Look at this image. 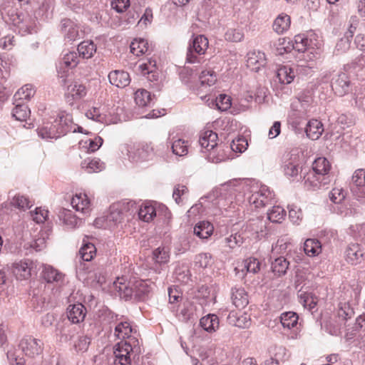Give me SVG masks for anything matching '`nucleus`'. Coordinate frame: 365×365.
Segmentation results:
<instances>
[{
    "label": "nucleus",
    "instance_id": "obj_1",
    "mask_svg": "<svg viewBox=\"0 0 365 365\" xmlns=\"http://www.w3.org/2000/svg\"><path fill=\"white\" fill-rule=\"evenodd\" d=\"M123 279H118L114 282L115 289L120 293L124 294V297H128L135 294V297L142 298L145 295L150 293L153 289L154 284L150 280L137 279L131 283L130 286H126L122 282Z\"/></svg>",
    "mask_w": 365,
    "mask_h": 365
},
{
    "label": "nucleus",
    "instance_id": "obj_2",
    "mask_svg": "<svg viewBox=\"0 0 365 365\" xmlns=\"http://www.w3.org/2000/svg\"><path fill=\"white\" fill-rule=\"evenodd\" d=\"M67 118L63 114L58 115L53 121L44 122L38 128L37 133L43 139L58 138L67 130Z\"/></svg>",
    "mask_w": 365,
    "mask_h": 365
},
{
    "label": "nucleus",
    "instance_id": "obj_3",
    "mask_svg": "<svg viewBox=\"0 0 365 365\" xmlns=\"http://www.w3.org/2000/svg\"><path fill=\"white\" fill-rule=\"evenodd\" d=\"M133 204L131 202H117L110 206L109 214L106 216V225H104V217H98L94 223L98 227H104L120 222L127 213L130 210Z\"/></svg>",
    "mask_w": 365,
    "mask_h": 365
},
{
    "label": "nucleus",
    "instance_id": "obj_4",
    "mask_svg": "<svg viewBox=\"0 0 365 365\" xmlns=\"http://www.w3.org/2000/svg\"><path fill=\"white\" fill-rule=\"evenodd\" d=\"M120 150L126 155L133 163H141L148 160L153 149L148 144L128 143L120 145Z\"/></svg>",
    "mask_w": 365,
    "mask_h": 365
},
{
    "label": "nucleus",
    "instance_id": "obj_5",
    "mask_svg": "<svg viewBox=\"0 0 365 365\" xmlns=\"http://www.w3.org/2000/svg\"><path fill=\"white\" fill-rule=\"evenodd\" d=\"M199 143L204 152H208V158L213 163H219L224 160L223 155H215V152L219 149L218 147V135L212 130H204L201 132Z\"/></svg>",
    "mask_w": 365,
    "mask_h": 365
},
{
    "label": "nucleus",
    "instance_id": "obj_6",
    "mask_svg": "<svg viewBox=\"0 0 365 365\" xmlns=\"http://www.w3.org/2000/svg\"><path fill=\"white\" fill-rule=\"evenodd\" d=\"M133 347L127 340L118 342L114 346L115 365H130Z\"/></svg>",
    "mask_w": 365,
    "mask_h": 365
},
{
    "label": "nucleus",
    "instance_id": "obj_7",
    "mask_svg": "<svg viewBox=\"0 0 365 365\" xmlns=\"http://www.w3.org/2000/svg\"><path fill=\"white\" fill-rule=\"evenodd\" d=\"M282 170L289 178H296L302 170L300 158L298 154L288 153L284 157Z\"/></svg>",
    "mask_w": 365,
    "mask_h": 365
},
{
    "label": "nucleus",
    "instance_id": "obj_8",
    "mask_svg": "<svg viewBox=\"0 0 365 365\" xmlns=\"http://www.w3.org/2000/svg\"><path fill=\"white\" fill-rule=\"evenodd\" d=\"M320 43L317 40L314 34L309 36L304 34H298L294 36L292 47L299 52H304L309 49L318 48Z\"/></svg>",
    "mask_w": 365,
    "mask_h": 365
},
{
    "label": "nucleus",
    "instance_id": "obj_9",
    "mask_svg": "<svg viewBox=\"0 0 365 365\" xmlns=\"http://www.w3.org/2000/svg\"><path fill=\"white\" fill-rule=\"evenodd\" d=\"M11 20L21 35L31 34L36 27L35 20L27 14H16L12 15Z\"/></svg>",
    "mask_w": 365,
    "mask_h": 365
},
{
    "label": "nucleus",
    "instance_id": "obj_10",
    "mask_svg": "<svg viewBox=\"0 0 365 365\" xmlns=\"http://www.w3.org/2000/svg\"><path fill=\"white\" fill-rule=\"evenodd\" d=\"M43 344L32 336H26L21 341L20 347L28 356L34 357L43 352Z\"/></svg>",
    "mask_w": 365,
    "mask_h": 365
},
{
    "label": "nucleus",
    "instance_id": "obj_11",
    "mask_svg": "<svg viewBox=\"0 0 365 365\" xmlns=\"http://www.w3.org/2000/svg\"><path fill=\"white\" fill-rule=\"evenodd\" d=\"M272 199V193L267 186H261L249 197V202L255 207H264Z\"/></svg>",
    "mask_w": 365,
    "mask_h": 365
},
{
    "label": "nucleus",
    "instance_id": "obj_12",
    "mask_svg": "<svg viewBox=\"0 0 365 365\" xmlns=\"http://www.w3.org/2000/svg\"><path fill=\"white\" fill-rule=\"evenodd\" d=\"M42 278L48 283L55 284L61 287L66 282V276L63 273L51 265H43L41 272Z\"/></svg>",
    "mask_w": 365,
    "mask_h": 365
},
{
    "label": "nucleus",
    "instance_id": "obj_13",
    "mask_svg": "<svg viewBox=\"0 0 365 365\" xmlns=\"http://www.w3.org/2000/svg\"><path fill=\"white\" fill-rule=\"evenodd\" d=\"M87 94L86 86L79 81H71L66 87L65 98L68 101H78L84 98Z\"/></svg>",
    "mask_w": 365,
    "mask_h": 365
},
{
    "label": "nucleus",
    "instance_id": "obj_14",
    "mask_svg": "<svg viewBox=\"0 0 365 365\" xmlns=\"http://www.w3.org/2000/svg\"><path fill=\"white\" fill-rule=\"evenodd\" d=\"M81 276L85 283L93 287L101 286L106 282L105 276L99 267H93L85 271Z\"/></svg>",
    "mask_w": 365,
    "mask_h": 365
},
{
    "label": "nucleus",
    "instance_id": "obj_15",
    "mask_svg": "<svg viewBox=\"0 0 365 365\" xmlns=\"http://www.w3.org/2000/svg\"><path fill=\"white\" fill-rule=\"evenodd\" d=\"M304 185L308 189L317 190L327 185L330 180L328 177H322L318 175L313 169L309 171L304 177Z\"/></svg>",
    "mask_w": 365,
    "mask_h": 365
},
{
    "label": "nucleus",
    "instance_id": "obj_16",
    "mask_svg": "<svg viewBox=\"0 0 365 365\" xmlns=\"http://www.w3.org/2000/svg\"><path fill=\"white\" fill-rule=\"evenodd\" d=\"M350 80L349 76L341 73L334 78L331 83L332 90L339 96H343L348 93L350 91Z\"/></svg>",
    "mask_w": 365,
    "mask_h": 365
},
{
    "label": "nucleus",
    "instance_id": "obj_17",
    "mask_svg": "<svg viewBox=\"0 0 365 365\" xmlns=\"http://www.w3.org/2000/svg\"><path fill=\"white\" fill-rule=\"evenodd\" d=\"M155 59L151 58L138 66V71L150 81H158V73Z\"/></svg>",
    "mask_w": 365,
    "mask_h": 365
},
{
    "label": "nucleus",
    "instance_id": "obj_18",
    "mask_svg": "<svg viewBox=\"0 0 365 365\" xmlns=\"http://www.w3.org/2000/svg\"><path fill=\"white\" fill-rule=\"evenodd\" d=\"M345 259L351 264H360L364 259V252L360 245L350 244L345 251Z\"/></svg>",
    "mask_w": 365,
    "mask_h": 365
},
{
    "label": "nucleus",
    "instance_id": "obj_19",
    "mask_svg": "<svg viewBox=\"0 0 365 365\" xmlns=\"http://www.w3.org/2000/svg\"><path fill=\"white\" fill-rule=\"evenodd\" d=\"M32 263L19 261L12 264L11 271L17 279H27L31 276Z\"/></svg>",
    "mask_w": 365,
    "mask_h": 365
},
{
    "label": "nucleus",
    "instance_id": "obj_20",
    "mask_svg": "<svg viewBox=\"0 0 365 365\" xmlns=\"http://www.w3.org/2000/svg\"><path fill=\"white\" fill-rule=\"evenodd\" d=\"M86 309L82 304L69 305L67 309V316L73 324L82 322L86 317Z\"/></svg>",
    "mask_w": 365,
    "mask_h": 365
},
{
    "label": "nucleus",
    "instance_id": "obj_21",
    "mask_svg": "<svg viewBox=\"0 0 365 365\" xmlns=\"http://www.w3.org/2000/svg\"><path fill=\"white\" fill-rule=\"evenodd\" d=\"M110 83L118 88H124L130 82V75L124 71L115 70L108 74Z\"/></svg>",
    "mask_w": 365,
    "mask_h": 365
},
{
    "label": "nucleus",
    "instance_id": "obj_22",
    "mask_svg": "<svg viewBox=\"0 0 365 365\" xmlns=\"http://www.w3.org/2000/svg\"><path fill=\"white\" fill-rule=\"evenodd\" d=\"M266 63L265 56L260 51H252L247 54V66L254 71H258Z\"/></svg>",
    "mask_w": 365,
    "mask_h": 365
},
{
    "label": "nucleus",
    "instance_id": "obj_23",
    "mask_svg": "<svg viewBox=\"0 0 365 365\" xmlns=\"http://www.w3.org/2000/svg\"><path fill=\"white\" fill-rule=\"evenodd\" d=\"M260 269V263L257 259L250 257L241 262L240 265L235 268L236 274H238L240 271L245 275L247 272L257 273Z\"/></svg>",
    "mask_w": 365,
    "mask_h": 365
},
{
    "label": "nucleus",
    "instance_id": "obj_24",
    "mask_svg": "<svg viewBox=\"0 0 365 365\" xmlns=\"http://www.w3.org/2000/svg\"><path fill=\"white\" fill-rule=\"evenodd\" d=\"M62 31L65 38L73 41L80 38L79 27L70 19H64L62 21Z\"/></svg>",
    "mask_w": 365,
    "mask_h": 365
},
{
    "label": "nucleus",
    "instance_id": "obj_25",
    "mask_svg": "<svg viewBox=\"0 0 365 365\" xmlns=\"http://www.w3.org/2000/svg\"><path fill=\"white\" fill-rule=\"evenodd\" d=\"M312 168L318 175L322 177H328L329 179V174L331 170V163L329 160L324 157H319L312 163Z\"/></svg>",
    "mask_w": 365,
    "mask_h": 365
},
{
    "label": "nucleus",
    "instance_id": "obj_26",
    "mask_svg": "<svg viewBox=\"0 0 365 365\" xmlns=\"http://www.w3.org/2000/svg\"><path fill=\"white\" fill-rule=\"evenodd\" d=\"M231 299L237 309H244L249 303L248 294L243 288H234L232 290Z\"/></svg>",
    "mask_w": 365,
    "mask_h": 365
},
{
    "label": "nucleus",
    "instance_id": "obj_27",
    "mask_svg": "<svg viewBox=\"0 0 365 365\" xmlns=\"http://www.w3.org/2000/svg\"><path fill=\"white\" fill-rule=\"evenodd\" d=\"M72 207L78 212L87 213L90 210V200L84 193L76 194L71 199Z\"/></svg>",
    "mask_w": 365,
    "mask_h": 365
},
{
    "label": "nucleus",
    "instance_id": "obj_28",
    "mask_svg": "<svg viewBox=\"0 0 365 365\" xmlns=\"http://www.w3.org/2000/svg\"><path fill=\"white\" fill-rule=\"evenodd\" d=\"M201 327L209 333L215 332L220 327L218 317L214 314H209L200 319Z\"/></svg>",
    "mask_w": 365,
    "mask_h": 365
},
{
    "label": "nucleus",
    "instance_id": "obj_29",
    "mask_svg": "<svg viewBox=\"0 0 365 365\" xmlns=\"http://www.w3.org/2000/svg\"><path fill=\"white\" fill-rule=\"evenodd\" d=\"M208 46L209 41L207 37H205L204 35H197L193 36V38L190 43L188 48L199 55H203L205 53Z\"/></svg>",
    "mask_w": 365,
    "mask_h": 365
},
{
    "label": "nucleus",
    "instance_id": "obj_30",
    "mask_svg": "<svg viewBox=\"0 0 365 365\" xmlns=\"http://www.w3.org/2000/svg\"><path fill=\"white\" fill-rule=\"evenodd\" d=\"M130 48L131 53L136 56H140L151 51L148 41L144 38H135L131 42Z\"/></svg>",
    "mask_w": 365,
    "mask_h": 365
},
{
    "label": "nucleus",
    "instance_id": "obj_31",
    "mask_svg": "<svg viewBox=\"0 0 365 365\" xmlns=\"http://www.w3.org/2000/svg\"><path fill=\"white\" fill-rule=\"evenodd\" d=\"M324 128L322 123L317 120H310L305 129V132L309 138L312 140H317L322 134Z\"/></svg>",
    "mask_w": 365,
    "mask_h": 365
},
{
    "label": "nucleus",
    "instance_id": "obj_32",
    "mask_svg": "<svg viewBox=\"0 0 365 365\" xmlns=\"http://www.w3.org/2000/svg\"><path fill=\"white\" fill-rule=\"evenodd\" d=\"M81 168L88 173H98L105 168L104 163L98 158H86L81 162Z\"/></svg>",
    "mask_w": 365,
    "mask_h": 365
},
{
    "label": "nucleus",
    "instance_id": "obj_33",
    "mask_svg": "<svg viewBox=\"0 0 365 365\" xmlns=\"http://www.w3.org/2000/svg\"><path fill=\"white\" fill-rule=\"evenodd\" d=\"M78 56L82 58H91L96 53L97 47L92 41H83L78 46Z\"/></svg>",
    "mask_w": 365,
    "mask_h": 365
},
{
    "label": "nucleus",
    "instance_id": "obj_34",
    "mask_svg": "<svg viewBox=\"0 0 365 365\" xmlns=\"http://www.w3.org/2000/svg\"><path fill=\"white\" fill-rule=\"evenodd\" d=\"M290 25V16L285 14H281L274 21L272 27L273 30L276 33L282 34L286 32L289 29Z\"/></svg>",
    "mask_w": 365,
    "mask_h": 365
},
{
    "label": "nucleus",
    "instance_id": "obj_35",
    "mask_svg": "<svg viewBox=\"0 0 365 365\" xmlns=\"http://www.w3.org/2000/svg\"><path fill=\"white\" fill-rule=\"evenodd\" d=\"M299 316L294 312H286L281 314L280 322L284 329H291L296 328L298 329Z\"/></svg>",
    "mask_w": 365,
    "mask_h": 365
},
{
    "label": "nucleus",
    "instance_id": "obj_36",
    "mask_svg": "<svg viewBox=\"0 0 365 365\" xmlns=\"http://www.w3.org/2000/svg\"><path fill=\"white\" fill-rule=\"evenodd\" d=\"M214 231L213 225L207 221L198 222L194 227V234L200 239H207Z\"/></svg>",
    "mask_w": 365,
    "mask_h": 365
},
{
    "label": "nucleus",
    "instance_id": "obj_37",
    "mask_svg": "<svg viewBox=\"0 0 365 365\" xmlns=\"http://www.w3.org/2000/svg\"><path fill=\"white\" fill-rule=\"evenodd\" d=\"M103 139L99 137L86 138L79 142L80 148L87 153H93L98 150L103 144Z\"/></svg>",
    "mask_w": 365,
    "mask_h": 365
},
{
    "label": "nucleus",
    "instance_id": "obj_38",
    "mask_svg": "<svg viewBox=\"0 0 365 365\" xmlns=\"http://www.w3.org/2000/svg\"><path fill=\"white\" fill-rule=\"evenodd\" d=\"M132 331L133 329L129 322H120L115 327V335L117 338L123 339L122 341L128 339V341L131 342L135 339L131 338Z\"/></svg>",
    "mask_w": 365,
    "mask_h": 365
},
{
    "label": "nucleus",
    "instance_id": "obj_39",
    "mask_svg": "<svg viewBox=\"0 0 365 365\" xmlns=\"http://www.w3.org/2000/svg\"><path fill=\"white\" fill-rule=\"evenodd\" d=\"M138 216L144 222H151L156 216V209L153 205L145 202L140 206Z\"/></svg>",
    "mask_w": 365,
    "mask_h": 365
},
{
    "label": "nucleus",
    "instance_id": "obj_40",
    "mask_svg": "<svg viewBox=\"0 0 365 365\" xmlns=\"http://www.w3.org/2000/svg\"><path fill=\"white\" fill-rule=\"evenodd\" d=\"M277 77L279 83L289 84L294 81L295 73L293 68L287 66H282L278 68Z\"/></svg>",
    "mask_w": 365,
    "mask_h": 365
},
{
    "label": "nucleus",
    "instance_id": "obj_41",
    "mask_svg": "<svg viewBox=\"0 0 365 365\" xmlns=\"http://www.w3.org/2000/svg\"><path fill=\"white\" fill-rule=\"evenodd\" d=\"M304 250L309 257L317 256L322 252L321 242L316 239H307L304 244Z\"/></svg>",
    "mask_w": 365,
    "mask_h": 365
},
{
    "label": "nucleus",
    "instance_id": "obj_42",
    "mask_svg": "<svg viewBox=\"0 0 365 365\" xmlns=\"http://www.w3.org/2000/svg\"><path fill=\"white\" fill-rule=\"evenodd\" d=\"M229 318L233 322L235 326L240 328H248L251 324L250 316L245 312L236 313L235 314L231 312Z\"/></svg>",
    "mask_w": 365,
    "mask_h": 365
},
{
    "label": "nucleus",
    "instance_id": "obj_43",
    "mask_svg": "<svg viewBox=\"0 0 365 365\" xmlns=\"http://www.w3.org/2000/svg\"><path fill=\"white\" fill-rule=\"evenodd\" d=\"M190 145L189 141L183 138L175 140L172 143L173 153L178 156H185L188 153Z\"/></svg>",
    "mask_w": 365,
    "mask_h": 365
},
{
    "label": "nucleus",
    "instance_id": "obj_44",
    "mask_svg": "<svg viewBox=\"0 0 365 365\" xmlns=\"http://www.w3.org/2000/svg\"><path fill=\"white\" fill-rule=\"evenodd\" d=\"M36 91L31 84H26L19 88L14 94L15 102L28 101L34 96Z\"/></svg>",
    "mask_w": 365,
    "mask_h": 365
},
{
    "label": "nucleus",
    "instance_id": "obj_45",
    "mask_svg": "<svg viewBox=\"0 0 365 365\" xmlns=\"http://www.w3.org/2000/svg\"><path fill=\"white\" fill-rule=\"evenodd\" d=\"M195 267L197 269H205L213 264L212 256L210 253L202 252L197 255L194 260Z\"/></svg>",
    "mask_w": 365,
    "mask_h": 365
},
{
    "label": "nucleus",
    "instance_id": "obj_46",
    "mask_svg": "<svg viewBox=\"0 0 365 365\" xmlns=\"http://www.w3.org/2000/svg\"><path fill=\"white\" fill-rule=\"evenodd\" d=\"M152 258L156 265H161L168 263L170 259L168 249L164 247L155 249L153 252Z\"/></svg>",
    "mask_w": 365,
    "mask_h": 365
},
{
    "label": "nucleus",
    "instance_id": "obj_47",
    "mask_svg": "<svg viewBox=\"0 0 365 365\" xmlns=\"http://www.w3.org/2000/svg\"><path fill=\"white\" fill-rule=\"evenodd\" d=\"M16 106L13 109L12 116L17 120L26 121L29 117L31 111L28 106L21 103L15 102Z\"/></svg>",
    "mask_w": 365,
    "mask_h": 365
},
{
    "label": "nucleus",
    "instance_id": "obj_48",
    "mask_svg": "<svg viewBox=\"0 0 365 365\" xmlns=\"http://www.w3.org/2000/svg\"><path fill=\"white\" fill-rule=\"evenodd\" d=\"M79 254L84 261H91L96 254V248L93 243L86 242L83 240V244L79 250Z\"/></svg>",
    "mask_w": 365,
    "mask_h": 365
},
{
    "label": "nucleus",
    "instance_id": "obj_49",
    "mask_svg": "<svg viewBox=\"0 0 365 365\" xmlns=\"http://www.w3.org/2000/svg\"><path fill=\"white\" fill-rule=\"evenodd\" d=\"M289 262L283 257L275 259L272 264V272L277 276L284 274L287 272Z\"/></svg>",
    "mask_w": 365,
    "mask_h": 365
},
{
    "label": "nucleus",
    "instance_id": "obj_50",
    "mask_svg": "<svg viewBox=\"0 0 365 365\" xmlns=\"http://www.w3.org/2000/svg\"><path fill=\"white\" fill-rule=\"evenodd\" d=\"M135 101L140 107L148 106L152 101L151 95L145 89H139L135 93Z\"/></svg>",
    "mask_w": 365,
    "mask_h": 365
},
{
    "label": "nucleus",
    "instance_id": "obj_51",
    "mask_svg": "<svg viewBox=\"0 0 365 365\" xmlns=\"http://www.w3.org/2000/svg\"><path fill=\"white\" fill-rule=\"evenodd\" d=\"M268 219L272 222L281 223L285 217L286 212L280 206H274L267 213Z\"/></svg>",
    "mask_w": 365,
    "mask_h": 365
},
{
    "label": "nucleus",
    "instance_id": "obj_52",
    "mask_svg": "<svg viewBox=\"0 0 365 365\" xmlns=\"http://www.w3.org/2000/svg\"><path fill=\"white\" fill-rule=\"evenodd\" d=\"M200 81L201 85L211 86L217 81V74L212 70H204L200 75Z\"/></svg>",
    "mask_w": 365,
    "mask_h": 365
},
{
    "label": "nucleus",
    "instance_id": "obj_53",
    "mask_svg": "<svg viewBox=\"0 0 365 365\" xmlns=\"http://www.w3.org/2000/svg\"><path fill=\"white\" fill-rule=\"evenodd\" d=\"M79 56L74 51L66 53L62 58V64L65 68H73L79 63Z\"/></svg>",
    "mask_w": 365,
    "mask_h": 365
},
{
    "label": "nucleus",
    "instance_id": "obj_54",
    "mask_svg": "<svg viewBox=\"0 0 365 365\" xmlns=\"http://www.w3.org/2000/svg\"><path fill=\"white\" fill-rule=\"evenodd\" d=\"M352 181L354 184L361 189L365 197V169H357L352 175Z\"/></svg>",
    "mask_w": 365,
    "mask_h": 365
},
{
    "label": "nucleus",
    "instance_id": "obj_55",
    "mask_svg": "<svg viewBox=\"0 0 365 365\" xmlns=\"http://www.w3.org/2000/svg\"><path fill=\"white\" fill-rule=\"evenodd\" d=\"M188 193V189L185 185H177L173 190V197L177 204L182 203L186 199Z\"/></svg>",
    "mask_w": 365,
    "mask_h": 365
},
{
    "label": "nucleus",
    "instance_id": "obj_56",
    "mask_svg": "<svg viewBox=\"0 0 365 365\" xmlns=\"http://www.w3.org/2000/svg\"><path fill=\"white\" fill-rule=\"evenodd\" d=\"M248 146L247 140L244 136H239L232 140L230 148L235 153H242Z\"/></svg>",
    "mask_w": 365,
    "mask_h": 365
},
{
    "label": "nucleus",
    "instance_id": "obj_57",
    "mask_svg": "<svg viewBox=\"0 0 365 365\" xmlns=\"http://www.w3.org/2000/svg\"><path fill=\"white\" fill-rule=\"evenodd\" d=\"M227 41L232 42H240L244 38V33L240 29H230L225 34Z\"/></svg>",
    "mask_w": 365,
    "mask_h": 365
},
{
    "label": "nucleus",
    "instance_id": "obj_58",
    "mask_svg": "<svg viewBox=\"0 0 365 365\" xmlns=\"http://www.w3.org/2000/svg\"><path fill=\"white\" fill-rule=\"evenodd\" d=\"M354 312L353 309L350 307L349 304L346 302H341L339 305L338 316L343 320H347L354 315Z\"/></svg>",
    "mask_w": 365,
    "mask_h": 365
},
{
    "label": "nucleus",
    "instance_id": "obj_59",
    "mask_svg": "<svg viewBox=\"0 0 365 365\" xmlns=\"http://www.w3.org/2000/svg\"><path fill=\"white\" fill-rule=\"evenodd\" d=\"M12 205L20 209H29L32 206L30 200L24 195H16L11 202Z\"/></svg>",
    "mask_w": 365,
    "mask_h": 365
},
{
    "label": "nucleus",
    "instance_id": "obj_60",
    "mask_svg": "<svg viewBox=\"0 0 365 365\" xmlns=\"http://www.w3.org/2000/svg\"><path fill=\"white\" fill-rule=\"evenodd\" d=\"M337 122L339 125H341L342 128L344 129L346 128H350L353 126L355 124V119L354 116L350 113H343L339 116Z\"/></svg>",
    "mask_w": 365,
    "mask_h": 365
},
{
    "label": "nucleus",
    "instance_id": "obj_61",
    "mask_svg": "<svg viewBox=\"0 0 365 365\" xmlns=\"http://www.w3.org/2000/svg\"><path fill=\"white\" fill-rule=\"evenodd\" d=\"M48 211L41 207L36 208L35 211L31 212L33 220L37 223L44 222L48 217Z\"/></svg>",
    "mask_w": 365,
    "mask_h": 365
},
{
    "label": "nucleus",
    "instance_id": "obj_62",
    "mask_svg": "<svg viewBox=\"0 0 365 365\" xmlns=\"http://www.w3.org/2000/svg\"><path fill=\"white\" fill-rule=\"evenodd\" d=\"M89 344V338L86 336H81L75 341L74 347L77 351L83 352L88 349Z\"/></svg>",
    "mask_w": 365,
    "mask_h": 365
},
{
    "label": "nucleus",
    "instance_id": "obj_63",
    "mask_svg": "<svg viewBox=\"0 0 365 365\" xmlns=\"http://www.w3.org/2000/svg\"><path fill=\"white\" fill-rule=\"evenodd\" d=\"M86 115L87 118L97 122L103 123L104 121V116L101 113L99 108L97 107H92L88 109L86 113Z\"/></svg>",
    "mask_w": 365,
    "mask_h": 365
},
{
    "label": "nucleus",
    "instance_id": "obj_64",
    "mask_svg": "<svg viewBox=\"0 0 365 365\" xmlns=\"http://www.w3.org/2000/svg\"><path fill=\"white\" fill-rule=\"evenodd\" d=\"M345 197L344 191L342 188L334 187L330 192L329 197L334 203L341 202Z\"/></svg>",
    "mask_w": 365,
    "mask_h": 365
}]
</instances>
